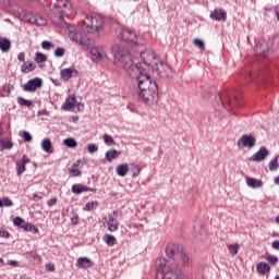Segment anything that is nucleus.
<instances>
[{"label":"nucleus","mask_w":279,"mask_h":279,"mask_svg":"<svg viewBox=\"0 0 279 279\" xmlns=\"http://www.w3.org/2000/svg\"><path fill=\"white\" fill-rule=\"evenodd\" d=\"M23 140L26 143H29L32 141V134H29V132H27V131H23Z\"/></svg>","instance_id":"50"},{"label":"nucleus","mask_w":279,"mask_h":279,"mask_svg":"<svg viewBox=\"0 0 279 279\" xmlns=\"http://www.w3.org/2000/svg\"><path fill=\"white\" fill-rule=\"evenodd\" d=\"M267 156H269V150L267 149V147L263 146L259 148V151L255 153L254 155H252L250 157V161L251 162H263V160H265V158H267Z\"/></svg>","instance_id":"14"},{"label":"nucleus","mask_w":279,"mask_h":279,"mask_svg":"<svg viewBox=\"0 0 279 279\" xmlns=\"http://www.w3.org/2000/svg\"><path fill=\"white\" fill-rule=\"evenodd\" d=\"M17 60H19L20 62H25V52H20V53L17 54Z\"/></svg>","instance_id":"54"},{"label":"nucleus","mask_w":279,"mask_h":279,"mask_svg":"<svg viewBox=\"0 0 279 279\" xmlns=\"http://www.w3.org/2000/svg\"><path fill=\"white\" fill-rule=\"evenodd\" d=\"M121 40L125 43H133V45H143L141 37L136 36L134 32L129 28H121L118 34Z\"/></svg>","instance_id":"8"},{"label":"nucleus","mask_w":279,"mask_h":279,"mask_svg":"<svg viewBox=\"0 0 279 279\" xmlns=\"http://www.w3.org/2000/svg\"><path fill=\"white\" fill-rule=\"evenodd\" d=\"M77 104V99L75 96H70L65 99V102L62 105V110H71L72 108H75Z\"/></svg>","instance_id":"23"},{"label":"nucleus","mask_w":279,"mask_h":279,"mask_svg":"<svg viewBox=\"0 0 279 279\" xmlns=\"http://www.w3.org/2000/svg\"><path fill=\"white\" fill-rule=\"evenodd\" d=\"M0 236H1L2 239H7V236H9L8 231L0 229Z\"/></svg>","instance_id":"55"},{"label":"nucleus","mask_w":279,"mask_h":279,"mask_svg":"<svg viewBox=\"0 0 279 279\" xmlns=\"http://www.w3.org/2000/svg\"><path fill=\"white\" fill-rule=\"evenodd\" d=\"M41 149L46 151V154H53V144H51V140L44 138L41 141Z\"/></svg>","instance_id":"26"},{"label":"nucleus","mask_w":279,"mask_h":279,"mask_svg":"<svg viewBox=\"0 0 279 279\" xmlns=\"http://www.w3.org/2000/svg\"><path fill=\"white\" fill-rule=\"evenodd\" d=\"M180 245L175 243H170L166 246V256L156 260V265L158 269H167V267H178V263H180V254H181Z\"/></svg>","instance_id":"2"},{"label":"nucleus","mask_w":279,"mask_h":279,"mask_svg":"<svg viewBox=\"0 0 279 279\" xmlns=\"http://www.w3.org/2000/svg\"><path fill=\"white\" fill-rule=\"evenodd\" d=\"M159 77H173V70L166 63L157 61L151 69Z\"/></svg>","instance_id":"9"},{"label":"nucleus","mask_w":279,"mask_h":279,"mask_svg":"<svg viewBox=\"0 0 279 279\" xmlns=\"http://www.w3.org/2000/svg\"><path fill=\"white\" fill-rule=\"evenodd\" d=\"M268 169L269 171H276V169H278V157H276L268 163Z\"/></svg>","instance_id":"41"},{"label":"nucleus","mask_w":279,"mask_h":279,"mask_svg":"<svg viewBox=\"0 0 279 279\" xmlns=\"http://www.w3.org/2000/svg\"><path fill=\"white\" fill-rule=\"evenodd\" d=\"M69 170L71 171V173H73L74 178H77V175H82V171H80V169H77V165H72Z\"/></svg>","instance_id":"42"},{"label":"nucleus","mask_w":279,"mask_h":279,"mask_svg":"<svg viewBox=\"0 0 279 279\" xmlns=\"http://www.w3.org/2000/svg\"><path fill=\"white\" fill-rule=\"evenodd\" d=\"M40 86H43V80L35 77L24 84L23 90H25L26 93H36V89L40 88Z\"/></svg>","instance_id":"13"},{"label":"nucleus","mask_w":279,"mask_h":279,"mask_svg":"<svg viewBox=\"0 0 279 279\" xmlns=\"http://www.w3.org/2000/svg\"><path fill=\"white\" fill-rule=\"evenodd\" d=\"M228 250H229L231 256H236V254H239V250H241V245L240 244H230L228 246Z\"/></svg>","instance_id":"37"},{"label":"nucleus","mask_w":279,"mask_h":279,"mask_svg":"<svg viewBox=\"0 0 279 279\" xmlns=\"http://www.w3.org/2000/svg\"><path fill=\"white\" fill-rule=\"evenodd\" d=\"M95 264L88 257H80L76 262V267L81 269H90Z\"/></svg>","instance_id":"21"},{"label":"nucleus","mask_w":279,"mask_h":279,"mask_svg":"<svg viewBox=\"0 0 279 279\" xmlns=\"http://www.w3.org/2000/svg\"><path fill=\"white\" fill-rule=\"evenodd\" d=\"M97 193V189H92V187H88L84 184H74L72 186V193H74V195H80L82 193Z\"/></svg>","instance_id":"17"},{"label":"nucleus","mask_w":279,"mask_h":279,"mask_svg":"<svg viewBox=\"0 0 279 279\" xmlns=\"http://www.w3.org/2000/svg\"><path fill=\"white\" fill-rule=\"evenodd\" d=\"M179 260H181L183 267H189V264L191 263L189 255L182 251L179 254Z\"/></svg>","instance_id":"33"},{"label":"nucleus","mask_w":279,"mask_h":279,"mask_svg":"<svg viewBox=\"0 0 279 279\" xmlns=\"http://www.w3.org/2000/svg\"><path fill=\"white\" fill-rule=\"evenodd\" d=\"M25 17L27 23H31V25H37V26L47 25V20L40 15H33L32 13H27Z\"/></svg>","instance_id":"16"},{"label":"nucleus","mask_w":279,"mask_h":279,"mask_svg":"<svg viewBox=\"0 0 279 279\" xmlns=\"http://www.w3.org/2000/svg\"><path fill=\"white\" fill-rule=\"evenodd\" d=\"M97 206H99V202L97 201H92V202H88L86 203L85 207H84V210H94V208H97Z\"/></svg>","instance_id":"39"},{"label":"nucleus","mask_w":279,"mask_h":279,"mask_svg":"<svg viewBox=\"0 0 279 279\" xmlns=\"http://www.w3.org/2000/svg\"><path fill=\"white\" fill-rule=\"evenodd\" d=\"M193 45H195V47H197L198 49H202V51H204L205 46H204V41L202 39H194L193 40Z\"/></svg>","instance_id":"43"},{"label":"nucleus","mask_w":279,"mask_h":279,"mask_svg":"<svg viewBox=\"0 0 279 279\" xmlns=\"http://www.w3.org/2000/svg\"><path fill=\"white\" fill-rule=\"evenodd\" d=\"M215 93H216L215 87H210L208 85L203 86L201 92L202 97H204V99H210V97H213Z\"/></svg>","instance_id":"25"},{"label":"nucleus","mask_w":279,"mask_h":279,"mask_svg":"<svg viewBox=\"0 0 279 279\" xmlns=\"http://www.w3.org/2000/svg\"><path fill=\"white\" fill-rule=\"evenodd\" d=\"M215 99L217 104L221 101L222 106H230V108H232L233 106H236V104H239L240 101L239 95H236V93L234 92H226L222 95L217 94L215 96Z\"/></svg>","instance_id":"6"},{"label":"nucleus","mask_w":279,"mask_h":279,"mask_svg":"<svg viewBox=\"0 0 279 279\" xmlns=\"http://www.w3.org/2000/svg\"><path fill=\"white\" fill-rule=\"evenodd\" d=\"M13 223H14V226H21L22 223H25V220H23V218H21V217H15L13 219Z\"/></svg>","instance_id":"52"},{"label":"nucleus","mask_w":279,"mask_h":279,"mask_svg":"<svg viewBox=\"0 0 279 279\" xmlns=\"http://www.w3.org/2000/svg\"><path fill=\"white\" fill-rule=\"evenodd\" d=\"M72 223L75 226L77 225L78 218L77 216L71 218Z\"/></svg>","instance_id":"60"},{"label":"nucleus","mask_w":279,"mask_h":279,"mask_svg":"<svg viewBox=\"0 0 279 279\" xmlns=\"http://www.w3.org/2000/svg\"><path fill=\"white\" fill-rule=\"evenodd\" d=\"M130 60L131 66H141L142 69H145L146 73L150 69H154L158 62V59H156V53H154L151 50L141 52V60H143V63H135L134 60H132V54H130Z\"/></svg>","instance_id":"3"},{"label":"nucleus","mask_w":279,"mask_h":279,"mask_svg":"<svg viewBox=\"0 0 279 279\" xmlns=\"http://www.w3.org/2000/svg\"><path fill=\"white\" fill-rule=\"evenodd\" d=\"M63 145H65V147H69L70 149H75V147H77V141H75V138L73 137H68L63 140Z\"/></svg>","instance_id":"32"},{"label":"nucleus","mask_w":279,"mask_h":279,"mask_svg":"<svg viewBox=\"0 0 279 279\" xmlns=\"http://www.w3.org/2000/svg\"><path fill=\"white\" fill-rule=\"evenodd\" d=\"M41 47H43V49H46L47 51H49V49H51V47H53V44H51V41L45 40L41 43Z\"/></svg>","instance_id":"49"},{"label":"nucleus","mask_w":279,"mask_h":279,"mask_svg":"<svg viewBox=\"0 0 279 279\" xmlns=\"http://www.w3.org/2000/svg\"><path fill=\"white\" fill-rule=\"evenodd\" d=\"M114 215H117V211H113V214H109L108 217L104 218V220L107 221L109 232H117V230H119V221H117Z\"/></svg>","instance_id":"15"},{"label":"nucleus","mask_w":279,"mask_h":279,"mask_svg":"<svg viewBox=\"0 0 279 279\" xmlns=\"http://www.w3.org/2000/svg\"><path fill=\"white\" fill-rule=\"evenodd\" d=\"M70 40H72L73 43H77L78 45H82V46H88V39L84 36H82V33L73 29V31H70L69 34H68Z\"/></svg>","instance_id":"12"},{"label":"nucleus","mask_w":279,"mask_h":279,"mask_svg":"<svg viewBox=\"0 0 279 279\" xmlns=\"http://www.w3.org/2000/svg\"><path fill=\"white\" fill-rule=\"evenodd\" d=\"M48 271H56V267H53V265L49 266Z\"/></svg>","instance_id":"63"},{"label":"nucleus","mask_w":279,"mask_h":279,"mask_svg":"<svg viewBox=\"0 0 279 279\" xmlns=\"http://www.w3.org/2000/svg\"><path fill=\"white\" fill-rule=\"evenodd\" d=\"M24 230L32 232V230H34V232H38V228H36V226L34 225H25L23 226Z\"/></svg>","instance_id":"48"},{"label":"nucleus","mask_w":279,"mask_h":279,"mask_svg":"<svg viewBox=\"0 0 279 279\" xmlns=\"http://www.w3.org/2000/svg\"><path fill=\"white\" fill-rule=\"evenodd\" d=\"M246 184L250 189H260V186H263V181L246 177Z\"/></svg>","instance_id":"28"},{"label":"nucleus","mask_w":279,"mask_h":279,"mask_svg":"<svg viewBox=\"0 0 279 279\" xmlns=\"http://www.w3.org/2000/svg\"><path fill=\"white\" fill-rule=\"evenodd\" d=\"M244 77H246V80H247V77H252V70L251 69L245 70Z\"/></svg>","instance_id":"56"},{"label":"nucleus","mask_w":279,"mask_h":279,"mask_svg":"<svg viewBox=\"0 0 279 279\" xmlns=\"http://www.w3.org/2000/svg\"><path fill=\"white\" fill-rule=\"evenodd\" d=\"M157 271L163 274L161 279H186V276L177 266H167L163 270L157 268Z\"/></svg>","instance_id":"7"},{"label":"nucleus","mask_w":279,"mask_h":279,"mask_svg":"<svg viewBox=\"0 0 279 279\" xmlns=\"http://www.w3.org/2000/svg\"><path fill=\"white\" fill-rule=\"evenodd\" d=\"M83 24L89 34H97L104 29V17L97 13H90L84 19Z\"/></svg>","instance_id":"4"},{"label":"nucleus","mask_w":279,"mask_h":279,"mask_svg":"<svg viewBox=\"0 0 279 279\" xmlns=\"http://www.w3.org/2000/svg\"><path fill=\"white\" fill-rule=\"evenodd\" d=\"M120 153L117 149H110L105 154L106 160L108 162H112V160H117L119 158Z\"/></svg>","instance_id":"29"},{"label":"nucleus","mask_w":279,"mask_h":279,"mask_svg":"<svg viewBox=\"0 0 279 279\" xmlns=\"http://www.w3.org/2000/svg\"><path fill=\"white\" fill-rule=\"evenodd\" d=\"M98 149H99V147H97V145H95V144H89L87 146L88 154H95L98 151Z\"/></svg>","instance_id":"45"},{"label":"nucleus","mask_w":279,"mask_h":279,"mask_svg":"<svg viewBox=\"0 0 279 279\" xmlns=\"http://www.w3.org/2000/svg\"><path fill=\"white\" fill-rule=\"evenodd\" d=\"M112 53L114 58V64L122 66L130 77L135 80L137 84V95L146 106H154L158 101V84L151 82L147 71L138 65H132L130 59V50L128 48L116 44L112 47Z\"/></svg>","instance_id":"1"},{"label":"nucleus","mask_w":279,"mask_h":279,"mask_svg":"<svg viewBox=\"0 0 279 279\" xmlns=\"http://www.w3.org/2000/svg\"><path fill=\"white\" fill-rule=\"evenodd\" d=\"M33 199H34V202H40V199H43V197H40L38 194H33Z\"/></svg>","instance_id":"59"},{"label":"nucleus","mask_w":279,"mask_h":279,"mask_svg":"<svg viewBox=\"0 0 279 279\" xmlns=\"http://www.w3.org/2000/svg\"><path fill=\"white\" fill-rule=\"evenodd\" d=\"M104 241L109 247H112V245H117V238H114V235L106 234L104 236Z\"/></svg>","instance_id":"34"},{"label":"nucleus","mask_w":279,"mask_h":279,"mask_svg":"<svg viewBox=\"0 0 279 279\" xmlns=\"http://www.w3.org/2000/svg\"><path fill=\"white\" fill-rule=\"evenodd\" d=\"M64 56V48H57L56 50H54V57L56 58H62Z\"/></svg>","instance_id":"46"},{"label":"nucleus","mask_w":279,"mask_h":279,"mask_svg":"<svg viewBox=\"0 0 279 279\" xmlns=\"http://www.w3.org/2000/svg\"><path fill=\"white\" fill-rule=\"evenodd\" d=\"M58 199L57 198H51L48 201V206H56Z\"/></svg>","instance_id":"57"},{"label":"nucleus","mask_w":279,"mask_h":279,"mask_svg":"<svg viewBox=\"0 0 279 279\" xmlns=\"http://www.w3.org/2000/svg\"><path fill=\"white\" fill-rule=\"evenodd\" d=\"M257 271L258 274H262V276H265L267 272H269V265L265 262H260L259 264H257Z\"/></svg>","instance_id":"31"},{"label":"nucleus","mask_w":279,"mask_h":279,"mask_svg":"<svg viewBox=\"0 0 279 279\" xmlns=\"http://www.w3.org/2000/svg\"><path fill=\"white\" fill-rule=\"evenodd\" d=\"M254 51L256 56H259L260 58H269V56H271L269 43H267L265 39L257 41L256 46L254 47Z\"/></svg>","instance_id":"10"},{"label":"nucleus","mask_w":279,"mask_h":279,"mask_svg":"<svg viewBox=\"0 0 279 279\" xmlns=\"http://www.w3.org/2000/svg\"><path fill=\"white\" fill-rule=\"evenodd\" d=\"M128 171H130V166L128 163L118 165L116 168L117 175L120 178H125L128 175Z\"/></svg>","instance_id":"24"},{"label":"nucleus","mask_w":279,"mask_h":279,"mask_svg":"<svg viewBox=\"0 0 279 279\" xmlns=\"http://www.w3.org/2000/svg\"><path fill=\"white\" fill-rule=\"evenodd\" d=\"M2 203H3V206H7V207L14 206V203L12 202V199L8 197L2 198Z\"/></svg>","instance_id":"51"},{"label":"nucleus","mask_w":279,"mask_h":279,"mask_svg":"<svg viewBox=\"0 0 279 279\" xmlns=\"http://www.w3.org/2000/svg\"><path fill=\"white\" fill-rule=\"evenodd\" d=\"M10 47H12V43H10V39L5 37H0V51L3 53H8L10 51Z\"/></svg>","instance_id":"27"},{"label":"nucleus","mask_w":279,"mask_h":279,"mask_svg":"<svg viewBox=\"0 0 279 279\" xmlns=\"http://www.w3.org/2000/svg\"><path fill=\"white\" fill-rule=\"evenodd\" d=\"M29 256H31V258H33V260H38L40 257L38 256V253H36V252H34V251H32L31 253H29Z\"/></svg>","instance_id":"53"},{"label":"nucleus","mask_w":279,"mask_h":279,"mask_svg":"<svg viewBox=\"0 0 279 279\" xmlns=\"http://www.w3.org/2000/svg\"><path fill=\"white\" fill-rule=\"evenodd\" d=\"M104 138V142L108 145V147H112L114 145H117V142H114V140L112 138V136L108 135V134H105L102 136Z\"/></svg>","instance_id":"38"},{"label":"nucleus","mask_w":279,"mask_h":279,"mask_svg":"<svg viewBox=\"0 0 279 279\" xmlns=\"http://www.w3.org/2000/svg\"><path fill=\"white\" fill-rule=\"evenodd\" d=\"M106 58V52L99 50V48H92L90 49V59L93 62H101Z\"/></svg>","instance_id":"18"},{"label":"nucleus","mask_w":279,"mask_h":279,"mask_svg":"<svg viewBox=\"0 0 279 279\" xmlns=\"http://www.w3.org/2000/svg\"><path fill=\"white\" fill-rule=\"evenodd\" d=\"M210 19H213V21L223 22L226 19H228V15L223 9H216L211 11Z\"/></svg>","instance_id":"19"},{"label":"nucleus","mask_w":279,"mask_h":279,"mask_svg":"<svg viewBox=\"0 0 279 279\" xmlns=\"http://www.w3.org/2000/svg\"><path fill=\"white\" fill-rule=\"evenodd\" d=\"M0 145L3 147V149H12V142L1 140Z\"/></svg>","instance_id":"44"},{"label":"nucleus","mask_w":279,"mask_h":279,"mask_svg":"<svg viewBox=\"0 0 279 279\" xmlns=\"http://www.w3.org/2000/svg\"><path fill=\"white\" fill-rule=\"evenodd\" d=\"M275 13H276L277 20L279 21V4L276 7Z\"/></svg>","instance_id":"61"},{"label":"nucleus","mask_w":279,"mask_h":279,"mask_svg":"<svg viewBox=\"0 0 279 279\" xmlns=\"http://www.w3.org/2000/svg\"><path fill=\"white\" fill-rule=\"evenodd\" d=\"M35 62L37 64H43V62H47V56L43 52L35 53Z\"/></svg>","instance_id":"36"},{"label":"nucleus","mask_w":279,"mask_h":279,"mask_svg":"<svg viewBox=\"0 0 279 279\" xmlns=\"http://www.w3.org/2000/svg\"><path fill=\"white\" fill-rule=\"evenodd\" d=\"M36 70V64H34V62H31L28 64H23L21 66V71L22 73H32V71Z\"/></svg>","instance_id":"35"},{"label":"nucleus","mask_w":279,"mask_h":279,"mask_svg":"<svg viewBox=\"0 0 279 279\" xmlns=\"http://www.w3.org/2000/svg\"><path fill=\"white\" fill-rule=\"evenodd\" d=\"M275 221H276L277 223H279V216H277V217L275 218Z\"/></svg>","instance_id":"64"},{"label":"nucleus","mask_w":279,"mask_h":279,"mask_svg":"<svg viewBox=\"0 0 279 279\" xmlns=\"http://www.w3.org/2000/svg\"><path fill=\"white\" fill-rule=\"evenodd\" d=\"M73 12V7L68 0H60L58 4H54L52 8V14L54 19L62 22L64 21V16H71Z\"/></svg>","instance_id":"5"},{"label":"nucleus","mask_w":279,"mask_h":279,"mask_svg":"<svg viewBox=\"0 0 279 279\" xmlns=\"http://www.w3.org/2000/svg\"><path fill=\"white\" fill-rule=\"evenodd\" d=\"M267 260L268 263H271L272 265H276V263H278V256L276 255H267Z\"/></svg>","instance_id":"47"},{"label":"nucleus","mask_w":279,"mask_h":279,"mask_svg":"<svg viewBox=\"0 0 279 279\" xmlns=\"http://www.w3.org/2000/svg\"><path fill=\"white\" fill-rule=\"evenodd\" d=\"M238 147H246L247 149H252L256 145V137L252 134H244L242 135L238 143Z\"/></svg>","instance_id":"11"},{"label":"nucleus","mask_w":279,"mask_h":279,"mask_svg":"<svg viewBox=\"0 0 279 279\" xmlns=\"http://www.w3.org/2000/svg\"><path fill=\"white\" fill-rule=\"evenodd\" d=\"M271 246H272V250H279V241H274Z\"/></svg>","instance_id":"58"},{"label":"nucleus","mask_w":279,"mask_h":279,"mask_svg":"<svg viewBox=\"0 0 279 279\" xmlns=\"http://www.w3.org/2000/svg\"><path fill=\"white\" fill-rule=\"evenodd\" d=\"M3 7L8 8L10 5V0H2Z\"/></svg>","instance_id":"62"},{"label":"nucleus","mask_w":279,"mask_h":279,"mask_svg":"<svg viewBox=\"0 0 279 279\" xmlns=\"http://www.w3.org/2000/svg\"><path fill=\"white\" fill-rule=\"evenodd\" d=\"M27 162H29V158L25 155L21 160L16 161L17 175H23V173H25V165H27Z\"/></svg>","instance_id":"22"},{"label":"nucleus","mask_w":279,"mask_h":279,"mask_svg":"<svg viewBox=\"0 0 279 279\" xmlns=\"http://www.w3.org/2000/svg\"><path fill=\"white\" fill-rule=\"evenodd\" d=\"M73 73H77L74 66L62 69L60 71V77L63 80V82H69V80L73 77Z\"/></svg>","instance_id":"20"},{"label":"nucleus","mask_w":279,"mask_h":279,"mask_svg":"<svg viewBox=\"0 0 279 279\" xmlns=\"http://www.w3.org/2000/svg\"><path fill=\"white\" fill-rule=\"evenodd\" d=\"M129 171L132 174V178H138L141 175V167L136 163H130Z\"/></svg>","instance_id":"30"},{"label":"nucleus","mask_w":279,"mask_h":279,"mask_svg":"<svg viewBox=\"0 0 279 279\" xmlns=\"http://www.w3.org/2000/svg\"><path fill=\"white\" fill-rule=\"evenodd\" d=\"M17 104L20 106H26L27 108H29V106H32V100H27L23 97H17Z\"/></svg>","instance_id":"40"}]
</instances>
